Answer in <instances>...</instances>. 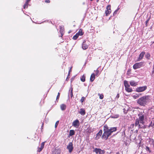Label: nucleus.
Segmentation results:
<instances>
[{
	"instance_id": "obj_33",
	"label": "nucleus",
	"mask_w": 154,
	"mask_h": 154,
	"mask_svg": "<svg viewBox=\"0 0 154 154\" xmlns=\"http://www.w3.org/2000/svg\"><path fill=\"white\" fill-rule=\"evenodd\" d=\"M134 126V124H131L129 127V128L132 129L133 128Z\"/></svg>"
},
{
	"instance_id": "obj_37",
	"label": "nucleus",
	"mask_w": 154,
	"mask_h": 154,
	"mask_svg": "<svg viewBox=\"0 0 154 154\" xmlns=\"http://www.w3.org/2000/svg\"><path fill=\"white\" fill-rule=\"evenodd\" d=\"M123 110L124 113L127 114L128 111V110L126 109L125 108L123 109Z\"/></svg>"
},
{
	"instance_id": "obj_24",
	"label": "nucleus",
	"mask_w": 154,
	"mask_h": 154,
	"mask_svg": "<svg viewBox=\"0 0 154 154\" xmlns=\"http://www.w3.org/2000/svg\"><path fill=\"white\" fill-rule=\"evenodd\" d=\"M100 148H95L93 150V151L94 152H95L96 154H97L98 153H99V149H100Z\"/></svg>"
},
{
	"instance_id": "obj_9",
	"label": "nucleus",
	"mask_w": 154,
	"mask_h": 154,
	"mask_svg": "<svg viewBox=\"0 0 154 154\" xmlns=\"http://www.w3.org/2000/svg\"><path fill=\"white\" fill-rule=\"evenodd\" d=\"M72 125L74 127L77 128L80 125L79 121L78 119H76L72 123Z\"/></svg>"
},
{
	"instance_id": "obj_7",
	"label": "nucleus",
	"mask_w": 154,
	"mask_h": 154,
	"mask_svg": "<svg viewBox=\"0 0 154 154\" xmlns=\"http://www.w3.org/2000/svg\"><path fill=\"white\" fill-rule=\"evenodd\" d=\"M67 148L68 149L69 152L71 153L73 149L72 143V142L69 143L67 146Z\"/></svg>"
},
{
	"instance_id": "obj_6",
	"label": "nucleus",
	"mask_w": 154,
	"mask_h": 154,
	"mask_svg": "<svg viewBox=\"0 0 154 154\" xmlns=\"http://www.w3.org/2000/svg\"><path fill=\"white\" fill-rule=\"evenodd\" d=\"M147 88V87L146 86L139 87L136 89L135 91L137 92H142L146 90Z\"/></svg>"
},
{
	"instance_id": "obj_13",
	"label": "nucleus",
	"mask_w": 154,
	"mask_h": 154,
	"mask_svg": "<svg viewBox=\"0 0 154 154\" xmlns=\"http://www.w3.org/2000/svg\"><path fill=\"white\" fill-rule=\"evenodd\" d=\"M45 145V143L44 142H42L41 144V146L40 147L38 148V152H40L44 147Z\"/></svg>"
},
{
	"instance_id": "obj_17",
	"label": "nucleus",
	"mask_w": 154,
	"mask_h": 154,
	"mask_svg": "<svg viewBox=\"0 0 154 154\" xmlns=\"http://www.w3.org/2000/svg\"><path fill=\"white\" fill-rule=\"evenodd\" d=\"M130 85L132 86H136L137 85V83L135 82L134 81L132 80L130 82Z\"/></svg>"
},
{
	"instance_id": "obj_5",
	"label": "nucleus",
	"mask_w": 154,
	"mask_h": 154,
	"mask_svg": "<svg viewBox=\"0 0 154 154\" xmlns=\"http://www.w3.org/2000/svg\"><path fill=\"white\" fill-rule=\"evenodd\" d=\"M124 83L126 91L128 92H131L133 90L132 88H129L130 85L127 81L125 80Z\"/></svg>"
},
{
	"instance_id": "obj_27",
	"label": "nucleus",
	"mask_w": 154,
	"mask_h": 154,
	"mask_svg": "<svg viewBox=\"0 0 154 154\" xmlns=\"http://www.w3.org/2000/svg\"><path fill=\"white\" fill-rule=\"evenodd\" d=\"M98 95L99 96V98L100 99H102L104 97V96L103 94H100L98 93Z\"/></svg>"
},
{
	"instance_id": "obj_20",
	"label": "nucleus",
	"mask_w": 154,
	"mask_h": 154,
	"mask_svg": "<svg viewBox=\"0 0 154 154\" xmlns=\"http://www.w3.org/2000/svg\"><path fill=\"white\" fill-rule=\"evenodd\" d=\"M150 55L149 53H147L145 55V57L147 60H149L150 59Z\"/></svg>"
},
{
	"instance_id": "obj_16",
	"label": "nucleus",
	"mask_w": 154,
	"mask_h": 154,
	"mask_svg": "<svg viewBox=\"0 0 154 154\" xmlns=\"http://www.w3.org/2000/svg\"><path fill=\"white\" fill-rule=\"evenodd\" d=\"M95 74L94 73L91 74L90 78V80L91 82H92L94 80L95 78Z\"/></svg>"
},
{
	"instance_id": "obj_49",
	"label": "nucleus",
	"mask_w": 154,
	"mask_h": 154,
	"mask_svg": "<svg viewBox=\"0 0 154 154\" xmlns=\"http://www.w3.org/2000/svg\"><path fill=\"white\" fill-rule=\"evenodd\" d=\"M116 154H120L119 152H117Z\"/></svg>"
},
{
	"instance_id": "obj_47",
	"label": "nucleus",
	"mask_w": 154,
	"mask_h": 154,
	"mask_svg": "<svg viewBox=\"0 0 154 154\" xmlns=\"http://www.w3.org/2000/svg\"><path fill=\"white\" fill-rule=\"evenodd\" d=\"M141 95V94H138V95L137 96V97H139L140 95Z\"/></svg>"
},
{
	"instance_id": "obj_12",
	"label": "nucleus",
	"mask_w": 154,
	"mask_h": 154,
	"mask_svg": "<svg viewBox=\"0 0 154 154\" xmlns=\"http://www.w3.org/2000/svg\"><path fill=\"white\" fill-rule=\"evenodd\" d=\"M102 132L103 131L102 130H100L99 132L97 134V136L95 137L96 140H97L100 138L102 134Z\"/></svg>"
},
{
	"instance_id": "obj_14",
	"label": "nucleus",
	"mask_w": 154,
	"mask_h": 154,
	"mask_svg": "<svg viewBox=\"0 0 154 154\" xmlns=\"http://www.w3.org/2000/svg\"><path fill=\"white\" fill-rule=\"evenodd\" d=\"M79 113L81 115L84 116L85 114V111L84 109L81 108L80 109V111L79 112Z\"/></svg>"
},
{
	"instance_id": "obj_35",
	"label": "nucleus",
	"mask_w": 154,
	"mask_h": 154,
	"mask_svg": "<svg viewBox=\"0 0 154 154\" xmlns=\"http://www.w3.org/2000/svg\"><path fill=\"white\" fill-rule=\"evenodd\" d=\"M151 142V144L153 145V147H154V140L151 139L150 140Z\"/></svg>"
},
{
	"instance_id": "obj_25",
	"label": "nucleus",
	"mask_w": 154,
	"mask_h": 154,
	"mask_svg": "<svg viewBox=\"0 0 154 154\" xmlns=\"http://www.w3.org/2000/svg\"><path fill=\"white\" fill-rule=\"evenodd\" d=\"M79 36V35L76 33L75 35L73 36L72 38H73V39H74V40H76L77 39V38H78Z\"/></svg>"
},
{
	"instance_id": "obj_48",
	"label": "nucleus",
	"mask_w": 154,
	"mask_h": 154,
	"mask_svg": "<svg viewBox=\"0 0 154 154\" xmlns=\"http://www.w3.org/2000/svg\"><path fill=\"white\" fill-rule=\"evenodd\" d=\"M66 81H68V77H67V78H66Z\"/></svg>"
},
{
	"instance_id": "obj_41",
	"label": "nucleus",
	"mask_w": 154,
	"mask_h": 154,
	"mask_svg": "<svg viewBox=\"0 0 154 154\" xmlns=\"http://www.w3.org/2000/svg\"><path fill=\"white\" fill-rule=\"evenodd\" d=\"M118 9L116 10L113 13V15H115V14H117V12L118 11Z\"/></svg>"
},
{
	"instance_id": "obj_43",
	"label": "nucleus",
	"mask_w": 154,
	"mask_h": 154,
	"mask_svg": "<svg viewBox=\"0 0 154 154\" xmlns=\"http://www.w3.org/2000/svg\"><path fill=\"white\" fill-rule=\"evenodd\" d=\"M119 97V94H118L116 96V98H118Z\"/></svg>"
},
{
	"instance_id": "obj_28",
	"label": "nucleus",
	"mask_w": 154,
	"mask_h": 154,
	"mask_svg": "<svg viewBox=\"0 0 154 154\" xmlns=\"http://www.w3.org/2000/svg\"><path fill=\"white\" fill-rule=\"evenodd\" d=\"M28 5V3H27L26 2H25V4L23 5V8L25 9L26 8H27Z\"/></svg>"
},
{
	"instance_id": "obj_52",
	"label": "nucleus",
	"mask_w": 154,
	"mask_h": 154,
	"mask_svg": "<svg viewBox=\"0 0 154 154\" xmlns=\"http://www.w3.org/2000/svg\"><path fill=\"white\" fill-rule=\"evenodd\" d=\"M152 109H154L153 110H154V106H153V107H152Z\"/></svg>"
},
{
	"instance_id": "obj_19",
	"label": "nucleus",
	"mask_w": 154,
	"mask_h": 154,
	"mask_svg": "<svg viewBox=\"0 0 154 154\" xmlns=\"http://www.w3.org/2000/svg\"><path fill=\"white\" fill-rule=\"evenodd\" d=\"M60 108L62 110H65L66 108V106L64 104H62L60 105Z\"/></svg>"
},
{
	"instance_id": "obj_42",
	"label": "nucleus",
	"mask_w": 154,
	"mask_h": 154,
	"mask_svg": "<svg viewBox=\"0 0 154 154\" xmlns=\"http://www.w3.org/2000/svg\"><path fill=\"white\" fill-rule=\"evenodd\" d=\"M45 2L47 3H49L50 2V1L49 0H45Z\"/></svg>"
},
{
	"instance_id": "obj_51",
	"label": "nucleus",
	"mask_w": 154,
	"mask_h": 154,
	"mask_svg": "<svg viewBox=\"0 0 154 154\" xmlns=\"http://www.w3.org/2000/svg\"><path fill=\"white\" fill-rule=\"evenodd\" d=\"M97 0V2H98L99 1V0Z\"/></svg>"
},
{
	"instance_id": "obj_1",
	"label": "nucleus",
	"mask_w": 154,
	"mask_h": 154,
	"mask_svg": "<svg viewBox=\"0 0 154 154\" xmlns=\"http://www.w3.org/2000/svg\"><path fill=\"white\" fill-rule=\"evenodd\" d=\"M117 130V127H111L110 128L106 125L103 126V133L102 136V138L103 139L107 140L108 137L112 134Z\"/></svg>"
},
{
	"instance_id": "obj_44",
	"label": "nucleus",
	"mask_w": 154,
	"mask_h": 154,
	"mask_svg": "<svg viewBox=\"0 0 154 154\" xmlns=\"http://www.w3.org/2000/svg\"><path fill=\"white\" fill-rule=\"evenodd\" d=\"M72 67H71L70 68V69L69 72H71L72 71Z\"/></svg>"
},
{
	"instance_id": "obj_11",
	"label": "nucleus",
	"mask_w": 154,
	"mask_h": 154,
	"mask_svg": "<svg viewBox=\"0 0 154 154\" xmlns=\"http://www.w3.org/2000/svg\"><path fill=\"white\" fill-rule=\"evenodd\" d=\"M89 46V45L86 43V41L84 40L82 44V48L84 50L87 49Z\"/></svg>"
},
{
	"instance_id": "obj_45",
	"label": "nucleus",
	"mask_w": 154,
	"mask_h": 154,
	"mask_svg": "<svg viewBox=\"0 0 154 154\" xmlns=\"http://www.w3.org/2000/svg\"><path fill=\"white\" fill-rule=\"evenodd\" d=\"M74 77H73V78H72L71 79V82H72V81H73V80H74Z\"/></svg>"
},
{
	"instance_id": "obj_46",
	"label": "nucleus",
	"mask_w": 154,
	"mask_h": 154,
	"mask_svg": "<svg viewBox=\"0 0 154 154\" xmlns=\"http://www.w3.org/2000/svg\"><path fill=\"white\" fill-rule=\"evenodd\" d=\"M31 1V0H26V2L29 3V2Z\"/></svg>"
},
{
	"instance_id": "obj_23",
	"label": "nucleus",
	"mask_w": 154,
	"mask_h": 154,
	"mask_svg": "<svg viewBox=\"0 0 154 154\" xmlns=\"http://www.w3.org/2000/svg\"><path fill=\"white\" fill-rule=\"evenodd\" d=\"M81 80L82 82H84L85 80V76L84 75H83L81 78Z\"/></svg>"
},
{
	"instance_id": "obj_40",
	"label": "nucleus",
	"mask_w": 154,
	"mask_h": 154,
	"mask_svg": "<svg viewBox=\"0 0 154 154\" xmlns=\"http://www.w3.org/2000/svg\"><path fill=\"white\" fill-rule=\"evenodd\" d=\"M71 96L72 97L73 96V92H72V89L71 91Z\"/></svg>"
},
{
	"instance_id": "obj_38",
	"label": "nucleus",
	"mask_w": 154,
	"mask_h": 154,
	"mask_svg": "<svg viewBox=\"0 0 154 154\" xmlns=\"http://www.w3.org/2000/svg\"><path fill=\"white\" fill-rule=\"evenodd\" d=\"M151 126H153L154 125V119H153L151 122Z\"/></svg>"
},
{
	"instance_id": "obj_8",
	"label": "nucleus",
	"mask_w": 154,
	"mask_h": 154,
	"mask_svg": "<svg viewBox=\"0 0 154 154\" xmlns=\"http://www.w3.org/2000/svg\"><path fill=\"white\" fill-rule=\"evenodd\" d=\"M106 9L107 10L105 11V14L106 16H107L111 13V5H108Z\"/></svg>"
},
{
	"instance_id": "obj_22",
	"label": "nucleus",
	"mask_w": 154,
	"mask_h": 154,
	"mask_svg": "<svg viewBox=\"0 0 154 154\" xmlns=\"http://www.w3.org/2000/svg\"><path fill=\"white\" fill-rule=\"evenodd\" d=\"M60 150H55L53 154H60Z\"/></svg>"
},
{
	"instance_id": "obj_26",
	"label": "nucleus",
	"mask_w": 154,
	"mask_h": 154,
	"mask_svg": "<svg viewBox=\"0 0 154 154\" xmlns=\"http://www.w3.org/2000/svg\"><path fill=\"white\" fill-rule=\"evenodd\" d=\"M99 150V154H104L105 153V151L104 150H103L100 149Z\"/></svg>"
},
{
	"instance_id": "obj_50",
	"label": "nucleus",
	"mask_w": 154,
	"mask_h": 154,
	"mask_svg": "<svg viewBox=\"0 0 154 154\" xmlns=\"http://www.w3.org/2000/svg\"><path fill=\"white\" fill-rule=\"evenodd\" d=\"M69 75H70V72H69V73L68 74V76Z\"/></svg>"
},
{
	"instance_id": "obj_39",
	"label": "nucleus",
	"mask_w": 154,
	"mask_h": 154,
	"mask_svg": "<svg viewBox=\"0 0 154 154\" xmlns=\"http://www.w3.org/2000/svg\"><path fill=\"white\" fill-rule=\"evenodd\" d=\"M60 93L59 92H58V94L57 95V97L56 100H58L60 97Z\"/></svg>"
},
{
	"instance_id": "obj_4",
	"label": "nucleus",
	"mask_w": 154,
	"mask_h": 154,
	"mask_svg": "<svg viewBox=\"0 0 154 154\" xmlns=\"http://www.w3.org/2000/svg\"><path fill=\"white\" fill-rule=\"evenodd\" d=\"M144 62H141L139 63H135L133 66V68L134 69H136L138 68H140L144 66Z\"/></svg>"
},
{
	"instance_id": "obj_2",
	"label": "nucleus",
	"mask_w": 154,
	"mask_h": 154,
	"mask_svg": "<svg viewBox=\"0 0 154 154\" xmlns=\"http://www.w3.org/2000/svg\"><path fill=\"white\" fill-rule=\"evenodd\" d=\"M138 116L139 118H138L136 119L135 120V126H137L138 125V127L139 128H140L141 126L139 123H140L142 124H144V123L145 115L142 112H140L138 114Z\"/></svg>"
},
{
	"instance_id": "obj_29",
	"label": "nucleus",
	"mask_w": 154,
	"mask_h": 154,
	"mask_svg": "<svg viewBox=\"0 0 154 154\" xmlns=\"http://www.w3.org/2000/svg\"><path fill=\"white\" fill-rule=\"evenodd\" d=\"M151 75L152 76H153L154 75V65H153V68L151 73Z\"/></svg>"
},
{
	"instance_id": "obj_36",
	"label": "nucleus",
	"mask_w": 154,
	"mask_h": 154,
	"mask_svg": "<svg viewBox=\"0 0 154 154\" xmlns=\"http://www.w3.org/2000/svg\"><path fill=\"white\" fill-rule=\"evenodd\" d=\"M150 19V17H149L146 21V26H147V23H148Z\"/></svg>"
},
{
	"instance_id": "obj_31",
	"label": "nucleus",
	"mask_w": 154,
	"mask_h": 154,
	"mask_svg": "<svg viewBox=\"0 0 154 154\" xmlns=\"http://www.w3.org/2000/svg\"><path fill=\"white\" fill-rule=\"evenodd\" d=\"M146 149L147 151H148L149 152H151V151L150 149V148L149 147H148V146H146Z\"/></svg>"
},
{
	"instance_id": "obj_30",
	"label": "nucleus",
	"mask_w": 154,
	"mask_h": 154,
	"mask_svg": "<svg viewBox=\"0 0 154 154\" xmlns=\"http://www.w3.org/2000/svg\"><path fill=\"white\" fill-rule=\"evenodd\" d=\"M96 71V75L97 76H98L99 75V71L98 69H97Z\"/></svg>"
},
{
	"instance_id": "obj_34",
	"label": "nucleus",
	"mask_w": 154,
	"mask_h": 154,
	"mask_svg": "<svg viewBox=\"0 0 154 154\" xmlns=\"http://www.w3.org/2000/svg\"><path fill=\"white\" fill-rule=\"evenodd\" d=\"M59 121H57L56 122L55 125V128H56L57 127L58 125L59 124Z\"/></svg>"
},
{
	"instance_id": "obj_21",
	"label": "nucleus",
	"mask_w": 154,
	"mask_h": 154,
	"mask_svg": "<svg viewBox=\"0 0 154 154\" xmlns=\"http://www.w3.org/2000/svg\"><path fill=\"white\" fill-rule=\"evenodd\" d=\"M75 131L74 130H70L69 135L70 136H72L73 135L75 134Z\"/></svg>"
},
{
	"instance_id": "obj_10",
	"label": "nucleus",
	"mask_w": 154,
	"mask_h": 154,
	"mask_svg": "<svg viewBox=\"0 0 154 154\" xmlns=\"http://www.w3.org/2000/svg\"><path fill=\"white\" fill-rule=\"evenodd\" d=\"M145 54L144 51H142L139 54V56L137 60V61H139L142 59L144 57V55Z\"/></svg>"
},
{
	"instance_id": "obj_3",
	"label": "nucleus",
	"mask_w": 154,
	"mask_h": 154,
	"mask_svg": "<svg viewBox=\"0 0 154 154\" xmlns=\"http://www.w3.org/2000/svg\"><path fill=\"white\" fill-rule=\"evenodd\" d=\"M149 98L150 96L149 95L143 96L138 99L137 103L140 106H144L149 100Z\"/></svg>"
},
{
	"instance_id": "obj_18",
	"label": "nucleus",
	"mask_w": 154,
	"mask_h": 154,
	"mask_svg": "<svg viewBox=\"0 0 154 154\" xmlns=\"http://www.w3.org/2000/svg\"><path fill=\"white\" fill-rule=\"evenodd\" d=\"M60 32L61 35H63L64 33V28L63 27L61 26H60Z\"/></svg>"
},
{
	"instance_id": "obj_32",
	"label": "nucleus",
	"mask_w": 154,
	"mask_h": 154,
	"mask_svg": "<svg viewBox=\"0 0 154 154\" xmlns=\"http://www.w3.org/2000/svg\"><path fill=\"white\" fill-rule=\"evenodd\" d=\"M85 98L84 97H82L80 101L82 103H83V101L85 100Z\"/></svg>"
},
{
	"instance_id": "obj_15",
	"label": "nucleus",
	"mask_w": 154,
	"mask_h": 154,
	"mask_svg": "<svg viewBox=\"0 0 154 154\" xmlns=\"http://www.w3.org/2000/svg\"><path fill=\"white\" fill-rule=\"evenodd\" d=\"M78 35L82 36L84 34V32H83V29H79L78 32L77 33Z\"/></svg>"
}]
</instances>
